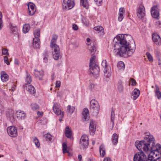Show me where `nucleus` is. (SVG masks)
<instances>
[{
	"instance_id": "obj_1",
	"label": "nucleus",
	"mask_w": 161,
	"mask_h": 161,
	"mask_svg": "<svg viewBox=\"0 0 161 161\" xmlns=\"http://www.w3.org/2000/svg\"><path fill=\"white\" fill-rule=\"evenodd\" d=\"M113 44L115 54L120 57L126 58L131 56L135 50L134 41H127L125 35L119 34L114 39Z\"/></svg>"
},
{
	"instance_id": "obj_2",
	"label": "nucleus",
	"mask_w": 161,
	"mask_h": 161,
	"mask_svg": "<svg viewBox=\"0 0 161 161\" xmlns=\"http://www.w3.org/2000/svg\"><path fill=\"white\" fill-rule=\"evenodd\" d=\"M147 151L144 148L143 150L146 153L149 154V156L153 158V160L161 161V146L159 144L155 145L154 141L152 142L149 146H147Z\"/></svg>"
},
{
	"instance_id": "obj_3",
	"label": "nucleus",
	"mask_w": 161,
	"mask_h": 161,
	"mask_svg": "<svg viewBox=\"0 0 161 161\" xmlns=\"http://www.w3.org/2000/svg\"><path fill=\"white\" fill-rule=\"evenodd\" d=\"M88 45V49L90 53L92 55V57L90 59V69L91 73L94 75H97L99 73V68L98 66L94 64L93 62L95 58V57L93 56L95 54L96 47L93 42H91L90 44H87Z\"/></svg>"
},
{
	"instance_id": "obj_4",
	"label": "nucleus",
	"mask_w": 161,
	"mask_h": 161,
	"mask_svg": "<svg viewBox=\"0 0 161 161\" xmlns=\"http://www.w3.org/2000/svg\"><path fill=\"white\" fill-rule=\"evenodd\" d=\"M145 134L146 136L144 137V140L140 141H137L135 143V145L138 150H141L142 148V149L144 148L145 150L147 151V146H149V145L155 140L153 136L150 135L149 132H146Z\"/></svg>"
},
{
	"instance_id": "obj_5",
	"label": "nucleus",
	"mask_w": 161,
	"mask_h": 161,
	"mask_svg": "<svg viewBox=\"0 0 161 161\" xmlns=\"http://www.w3.org/2000/svg\"><path fill=\"white\" fill-rule=\"evenodd\" d=\"M58 38L57 35H53L50 42V46L52 50L53 56L55 60H58L62 55L59 46L56 44Z\"/></svg>"
},
{
	"instance_id": "obj_6",
	"label": "nucleus",
	"mask_w": 161,
	"mask_h": 161,
	"mask_svg": "<svg viewBox=\"0 0 161 161\" xmlns=\"http://www.w3.org/2000/svg\"><path fill=\"white\" fill-rule=\"evenodd\" d=\"M75 5L74 0H63L62 8L63 10H68L72 8Z\"/></svg>"
},
{
	"instance_id": "obj_7",
	"label": "nucleus",
	"mask_w": 161,
	"mask_h": 161,
	"mask_svg": "<svg viewBox=\"0 0 161 161\" xmlns=\"http://www.w3.org/2000/svg\"><path fill=\"white\" fill-rule=\"evenodd\" d=\"M7 132L8 135L11 137H15L18 136L17 129L14 126L8 127Z\"/></svg>"
},
{
	"instance_id": "obj_8",
	"label": "nucleus",
	"mask_w": 161,
	"mask_h": 161,
	"mask_svg": "<svg viewBox=\"0 0 161 161\" xmlns=\"http://www.w3.org/2000/svg\"><path fill=\"white\" fill-rule=\"evenodd\" d=\"M151 13L152 17L157 19H159V11L157 6L154 5L151 8Z\"/></svg>"
},
{
	"instance_id": "obj_9",
	"label": "nucleus",
	"mask_w": 161,
	"mask_h": 161,
	"mask_svg": "<svg viewBox=\"0 0 161 161\" xmlns=\"http://www.w3.org/2000/svg\"><path fill=\"white\" fill-rule=\"evenodd\" d=\"M137 15L138 17L142 19L145 15V10L144 7L142 4H140L138 8L137 9Z\"/></svg>"
},
{
	"instance_id": "obj_10",
	"label": "nucleus",
	"mask_w": 161,
	"mask_h": 161,
	"mask_svg": "<svg viewBox=\"0 0 161 161\" xmlns=\"http://www.w3.org/2000/svg\"><path fill=\"white\" fill-rule=\"evenodd\" d=\"M91 109H94L95 112L98 113L99 110V105L98 102L95 99H92L90 101Z\"/></svg>"
},
{
	"instance_id": "obj_11",
	"label": "nucleus",
	"mask_w": 161,
	"mask_h": 161,
	"mask_svg": "<svg viewBox=\"0 0 161 161\" xmlns=\"http://www.w3.org/2000/svg\"><path fill=\"white\" fill-rule=\"evenodd\" d=\"M27 5L28 9V14L30 15H33L36 11L35 5L32 3L30 2Z\"/></svg>"
},
{
	"instance_id": "obj_12",
	"label": "nucleus",
	"mask_w": 161,
	"mask_h": 161,
	"mask_svg": "<svg viewBox=\"0 0 161 161\" xmlns=\"http://www.w3.org/2000/svg\"><path fill=\"white\" fill-rule=\"evenodd\" d=\"M9 27L11 31H12L13 34L15 36L19 37V29L16 25L10 23L9 24Z\"/></svg>"
},
{
	"instance_id": "obj_13",
	"label": "nucleus",
	"mask_w": 161,
	"mask_h": 161,
	"mask_svg": "<svg viewBox=\"0 0 161 161\" xmlns=\"http://www.w3.org/2000/svg\"><path fill=\"white\" fill-rule=\"evenodd\" d=\"M152 39L154 43L158 46L161 45V38L157 33H153L152 35Z\"/></svg>"
},
{
	"instance_id": "obj_14",
	"label": "nucleus",
	"mask_w": 161,
	"mask_h": 161,
	"mask_svg": "<svg viewBox=\"0 0 161 161\" xmlns=\"http://www.w3.org/2000/svg\"><path fill=\"white\" fill-rule=\"evenodd\" d=\"M102 65L104 68V71L105 75L108 77L110 76L111 73L108 68L107 62L106 60H104L102 61Z\"/></svg>"
},
{
	"instance_id": "obj_15",
	"label": "nucleus",
	"mask_w": 161,
	"mask_h": 161,
	"mask_svg": "<svg viewBox=\"0 0 161 161\" xmlns=\"http://www.w3.org/2000/svg\"><path fill=\"white\" fill-rule=\"evenodd\" d=\"M95 122L93 120H91L90 123V134L93 135L94 134L96 130Z\"/></svg>"
},
{
	"instance_id": "obj_16",
	"label": "nucleus",
	"mask_w": 161,
	"mask_h": 161,
	"mask_svg": "<svg viewBox=\"0 0 161 161\" xmlns=\"http://www.w3.org/2000/svg\"><path fill=\"white\" fill-rule=\"evenodd\" d=\"M24 87L27 88V91L31 94H35L36 93V90L34 87L32 85H30L25 84L24 85Z\"/></svg>"
},
{
	"instance_id": "obj_17",
	"label": "nucleus",
	"mask_w": 161,
	"mask_h": 161,
	"mask_svg": "<svg viewBox=\"0 0 161 161\" xmlns=\"http://www.w3.org/2000/svg\"><path fill=\"white\" fill-rule=\"evenodd\" d=\"M53 109L54 113L57 115H60L62 114L61 109L59 108V106L58 103H54L53 107Z\"/></svg>"
},
{
	"instance_id": "obj_18",
	"label": "nucleus",
	"mask_w": 161,
	"mask_h": 161,
	"mask_svg": "<svg viewBox=\"0 0 161 161\" xmlns=\"http://www.w3.org/2000/svg\"><path fill=\"white\" fill-rule=\"evenodd\" d=\"M82 115L83 116V120L86 121L88 120L89 118V110L87 108H84L83 111L82 113Z\"/></svg>"
},
{
	"instance_id": "obj_19",
	"label": "nucleus",
	"mask_w": 161,
	"mask_h": 161,
	"mask_svg": "<svg viewBox=\"0 0 161 161\" xmlns=\"http://www.w3.org/2000/svg\"><path fill=\"white\" fill-rule=\"evenodd\" d=\"M43 75L44 72L42 71H39L35 69V75L36 78H38L40 80H42Z\"/></svg>"
},
{
	"instance_id": "obj_20",
	"label": "nucleus",
	"mask_w": 161,
	"mask_h": 161,
	"mask_svg": "<svg viewBox=\"0 0 161 161\" xmlns=\"http://www.w3.org/2000/svg\"><path fill=\"white\" fill-rule=\"evenodd\" d=\"M16 114L17 117L19 119H24L25 117V114L23 111L19 110L17 111Z\"/></svg>"
},
{
	"instance_id": "obj_21",
	"label": "nucleus",
	"mask_w": 161,
	"mask_h": 161,
	"mask_svg": "<svg viewBox=\"0 0 161 161\" xmlns=\"http://www.w3.org/2000/svg\"><path fill=\"white\" fill-rule=\"evenodd\" d=\"M93 30L96 31V33L101 32L102 35L104 34V31L103 27L100 25H98L93 28Z\"/></svg>"
},
{
	"instance_id": "obj_22",
	"label": "nucleus",
	"mask_w": 161,
	"mask_h": 161,
	"mask_svg": "<svg viewBox=\"0 0 161 161\" xmlns=\"http://www.w3.org/2000/svg\"><path fill=\"white\" fill-rule=\"evenodd\" d=\"M0 74L1 78L3 82H5L8 81V75L5 71H1Z\"/></svg>"
},
{
	"instance_id": "obj_23",
	"label": "nucleus",
	"mask_w": 161,
	"mask_h": 161,
	"mask_svg": "<svg viewBox=\"0 0 161 161\" xmlns=\"http://www.w3.org/2000/svg\"><path fill=\"white\" fill-rule=\"evenodd\" d=\"M40 44V39L33 38V46L35 49H37L39 48Z\"/></svg>"
},
{
	"instance_id": "obj_24",
	"label": "nucleus",
	"mask_w": 161,
	"mask_h": 161,
	"mask_svg": "<svg viewBox=\"0 0 161 161\" xmlns=\"http://www.w3.org/2000/svg\"><path fill=\"white\" fill-rule=\"evenodd\" d=\"M140 94V91L136 88H135L132 93V96L134 100L136 99L139 97Z\"/></svg>"
},
{
	"instance_id": "obj_25",
	"label": "nucleus",
	"mask_w": 161,
	"mask_h": 161,
	"mask_svg": "<svg viewBox=\"0 0 161 161\" xmlns=\"http://www.w3.org/2000/svg\"><path fill=\"white\" fill-rule=\"evenodd\" d=\"M155 95L158 99H160L161 98V92L159 91V88L157 85H155Z\"/></svg>"
},
{
	"instance_id": "obj_26",
	"label": "nucleus",
	"mask_w": 161,
	"mask_h": 161,
	"mask_svg": "<svg viewBox=\"0 0 161 161\" xmlns=\"http://www.w3.org/2000/svg\"><path fill=\"white\" fill-rule=\"evenodd\" d=\"M99 152L101 156L102 157H103L105 154V149L103 144H101L100 146Z\"/></svg>"
},
{
	"instance_id": "obj_27",
	"label": "nucleus",
	"mask_w": 161,
	"mask_h": 161,
	"mask_svg": "<svg viewBox=\"0 0 161 161\" xmlns=\"http://www.w3.org/2000/svg\"><path fill=\"white\" fill-rule=\"evenodd\" d=\"M118 135L114 133L112 136V140L113 144L114 145H116L118 142Z\"/></svg>"
},
{
	"instance_id": "obj_28",
	"label": "nucleus",
	"mask_w": 161,
	"mask_h": 161,
	"mask_svg": "<svg viewBox=\"0 0 161 161\" xmlns=\"http://www.w3.org/2000/svg\"><path fill=\"white\" fill-rule=\"evenodd\" d=\"M80 147L83 149L86 148L88 147L89 145V140L84 141V142H80Z\"/></svg>"
},
{
	"instance_id": "obj_29",
	"label": "nucleus",
	"mask_w": 161,
	"mask_h": 161,
	"mask_svg": "<svg viewBox=\"0 0 161 161\" xmlns=\"http://www.w3.org/2000/svg\"><path fill=\"white\" fill-rule=\"evenodd\" d=\"M65 134L66 136L69 138H70L71 136V130L69 129V126L66 127L65 130Z\"/></svg>"
},
{
	"instance_id": "obj_30",
	"label": "nucleus",
	"mask_w": 161,
	"mask_h": 161,
	"mask_svg": "<svg viewBox=\"0 0 161 161\" xmlns=\"http://www.w3.org/2000/svg\"><path fill=\"white\" fill-rule=\"evenodd\" d=\"M75 110V108L74 106H71L69 105L67 107V112L68 114H72Z\"/></svg>"
},
{
	"instance_id": "obj_31",
	"label": "nucleus",
	"mask_w": 161,
	"mask_h": 161,
	"mask_svg": "<svg viewBox=\"0 0 161 161\" xmlns=\"http://www.w3.org/2000/svg\"><path fill=\"white\" fill-rule=\"evenodd\" d=\"M111 120L110 125H112V129H113L114 128V120L115 116L114 112L113 110H112L111 111Z\"/></svg>"
},
{
	"instance_id": "obj_32",
	"label": "nucleus",
	"mask_w": 161,
	"mask_h": 161,
	"mask_svg": "<svg viewBox=\"0 0 161 161\" xmlns=\"http://www.w3.org/2000/svg\"><path fill=\"white\" fill-rule=\"evenodd\" d=\"M43 137L46 139V140L48 141H51L52 139V135L48 133L46 134H43Z\"/></svg>"
},
{
	"instance_id": "obj_33",
	"label": "nucleus",
	"mask_w": 161,
	"mask_h": 161,
	"mask_svg": "<svg viewBox=\"0 0 161 161\" xmlns=\"http://www.w3.org/2000/svg\"><path fill=\"white\" fill-rule=\"evenodd\" d=\"M30 29V26L29 24H25L23 27V32L24 33H26L28 32Z\"/></svg>"
},
{
	"instance_id": "obj_34",
	"label": "nucleus",
	"mask_w": 161,
	"mask_h": 161,
	"mask_svg": "<svg viewBox=\"0 0 161 161\" xmlns=\"http://www.w3.org/2000/svg\"><path fill=\"white\" fill-rule=\"evenodd\" d=\"M43 62L46 63H47L48 60V52L47 51H45L44 53H43Z\"/></svg>"
},
{
	"instance_id": "obj_35",
	"label": "nucleus",
	"mask_w": 161,
	"mask_h": 161,
	"mask_svg": "<svg viewBox=\"0 0 161 161\" xmlns=\"http://www.w3.org/2000/svg\"><path fill=\"white\" fill-rule=\"evenodd\" d=\"M40 30V29L35 30L34 31L33 33L35 37L34 38L39 39Z\"/></svg>"
},
{
	"instance_id": "obj_36",
	"label": "nucleus",
	"mask_w": 161,
	"mask_h": 161,
	"mask_svg": "<svg viewBox=\"0 0 161 161\" xmlns=\"http://www.w3.org/2000/svg\"><path fill=\"white\" fill-rule=\"evenodd\" d=\"M80 3L86 9H88L89 7V3L88 0H80Z\"/></svg>"
},
{
	"instance_id": "obj_37",
	"label": "nucleus",
	"mask_w": 161,
	"mask_h": 161,
	"mask_svg": "<svg viewBox=\"0 0 161 161\" xmlns=\"http://www.w3.org/2000/svg\"><path fill=\"white\" fill-rule=\"evenodd\" d=\"M26 76L25 79L26 81L27 82L28 85L30 84V83L32 81V79L31 76L28 73L27 71H26Z\"/></svg>"
},
{
	"instance_id": "obj_38",
	"label": "nucleus",
	"mask_w": 161,
	"mask_h": 161,
	"mask_svg": "<svg viewBox=\"0 0 161 161\" xmlns=\"http://www.w3.org/2000/svg\"><path fill=\"white\" fill-rule=\"evenodd\" d=\"M118 68L120 69L123 70L125 68V65L122 61H119L118 62L117 65Z\"/></svg>"
},
{
	"instance_id": "obj_39",
	"label": "nucleus",
	"mask_w": 161,
	"mask_h": 161,
	"mask_svg": "<svg viewBox=\"0 0 161 161\" xmlns=\"http://www.w3.org/2000/svg\"><path fill=\"white\" fill-rule=\"evenodd\" d=\"M31 109L34 111H37L39 108V106L38 104L35 103H32L31 105Z\"/></svg>"
},
{
	"instance_id": "obj_40",
	"label": "nucleus",
	"mask_w": 161,
	"mask_h": 161,
	"mask_svg": "<svg viewBox=\"0 0 161 161\" xmlns=\"http://www.w3.org/2000/svg\"><path fill=\"white\" fill-rule=\"evenodd\" d=\"M33 141L36 147L38 148L40 147V143L39 140L36 137H33Z\"/></svg>"
},
{
	"instance_id": "obj_41",
	"label": "nucleus",
	"mask_w": 161,
	"mask_h": 161,
	"mask_svg": "<svg viewBox=\"0 0 161 161\" xmlns=\"http://www.w3.org/2000/svg\"><path fill=\"white\" fill-rule=\"evenodd\" d=\"M88 140H89V139L87 136L85 134H84L81 136L80 138V142H84V141L85 142V141Z\"/></svg>"
},
{
	"instance_id": "obj_42",
	"label": "nucleus",
	"mask_w": 161,
	"mask_h": 161,
	"mask_svg": "<svg viewBox=\"0 0 161 161\" xmlns=\"http://www.w3.org/2000/svg\"><path fill=\"white\" fill-rule=\"evenodd\" d=\"M62 149L63 153H68L69 152L67 151V145L64 142L62 144Z\"/></svg>"
},
{
	"instance_id": "obj_43",
	"label": "nucleus",
	"mask_w": 161,
	"mask_h": 161,
	"mask_svg": "<svg viewBox=\"0 0 161 161\" xmlns=\"http://www.w3.org/2000/svg\"><path fill=\"white\" fill-rule=\"evenodd\" d=\"M118 89L119 92H122L123 90V87L121 82H120L118 83Z\"/></svg>"
},
{
	"instance_id": "obj_44",
	"label": "nucleus",
	"mask_w": 161,
	"mask_h": 161,
	"mask_svg": "<svg viewBox=\"0 0 161 161\" xmlns=\"http://www.w3.org/2000/svg\"><path fill=\"white\" fill-rule=\"evenodd\" d=\"M146 55L149 61H153V57L150 53L149 52H147L146 53Z\"/></svg>"
},
{
	"instance_id": "obj_45",
	"label": "nucleus",
	"mask_w": 161,
	"mask_h": 161,
	"mask_svg": "<svg viewBox=\"0 0 161 161\" xmlns=\"http://www.w3.org/2000/svg\"><path fill=\"white\" fill-rule=\"evenodd\" d=\"M155 55L156 57L158 59L159 61L161 58V53L159 51H155Z\"/></svg>"
},
{
	"instance_id": "obj_46",
	"label": "nucleus",
	"mask_w": 161,
	"mask_h": 161,
	"mask_svg": "<svg viewBox=\"0 0 161 161\" xmlns=\"http://www.w3.org/2000/svg\"><path fill=\"white\" fill-rule=\"evenodd\" d=\"M124 14L122 13L119 14V16L118 18V19L119 21H121L124 18Z\"/></svg>"
},
{
	"instance_id": "obj_47",
	"label": "nucleus",
	"mask_w": 161,
	"mask_h": 161,
	"mask_svg": "<svg viewBox=\"0 0 161 161\" xmlns=\"http://www.w3.org/2000/svg\"><path fill=\"white\" fill-rule=\"evenodd\" d=\"M97 86L96 85H95L94 84H91L89 86V88L92 91H93V90H96V87Z\"/></svg>"
},
{
	"instance_id": "obj_48",
	"label": "nucleus",
	"mask_w": 161,
	"mask_h": 161,
	"mask_svg": "<svg viewBox=\"0 0 161 161\" xmlns=\"http://www.w3.org/2000/svg\"><path fill=\"white\" fill-rule=\"evenodd\" d=\"M2 54L4 55H8L9 53L7 49H3L2 50Z\"/></svg>"
},
{
	"instance_id": "obj_49",
	"label": "nucleus",
	"mask_w": 161,
	"mask_h": 161,
	"mask_svg": "<svg viewBox=\"0 0 161 161\" xmlns=\"http://www.w3.org/2000/svg\"><path fill=\"white\" fill-rule=\"evenodd\" d=\"M2 14L0 11V30L2 29Z\"/></svg>"
},
{
	"instance_id": "obj_50",
	"label": "nucleus",
	"mask_w": 161,
	"mask_h": 161,
	"mask_svg": "<svg viewBox=\"0 0 161 161\" xmlns=\"http://www.w3.org/2000/svg\"><path fill=\"white\" fill-rule=\"evenodd\" d=\"M4 62L6 63L7 65H9L10 63L8 61V58L7 56L4 57Z\"/></svg>"
},
{
	"instance_id": "obj_51",
	"label": "nucleus",
	"mask_w": 161,
	"mask_h": 161,
	"mask_svg": "<svg viewBox=\"0 0 161 161\" xmlns=\"http://www.w3.org/2000/svg\"><path fill=\"white\" fill-rule=\"evenodd\" d=\"M94 1L98 6H100L103 0H94Z\"/></svg>"
},
{
	"instance_id": "obj_52",
	"label": "nucleus",
	"mask_w": 161,
	"mask_h": 161,
	"mask_svg": "<svg viewBox=\"0 0 161 161\" xmlns=\"http://www.w3.org/2000/svg\"><path fill=\"white\" fill-rule=\"evenodd\" d=\"M130 84L132 86H134L136 84V82L135 80L132 78L130 80Z\"/></svg>"
},
{
	"instance_id": "obj_53",
	"label": "nucleus",
	"mask_w": 161,
	"mask_h": 161,
	"mask_svg": "<svg viewBox=\"0 0 161 161\" xmlns=\"http://www.w3.org/2000/svg\"><path fill=\"white\" fill-rule=\"evenodd\" d=\"M72 29L75 31H77L78 30V28L77 25L75 24H73L72 25Z\"/></svg>"
},
{
	"instance_id": "obj_54",
	"label": "nucleus",
	"mask_w": 161,
	"mask_h": 161,
	"mask_svg": "<svg viewBox=\"0 0 161 161\" xmlns=\"http://www.w3.org/2000/svg\"><path fill=\"white\" fill-rule=\"evenodd\" d=\"M119 13L124 14L125 12V10L124 8H120L119 9Z\"/></svg>"
},
{
	"instance_id": "obj_55",
	"label": "nucleus",
	"mask_w": 161,
	"mask_h": 161,
	"mask_svg": "<svg viewBox=\"0 0 161 161\" xmlns=\"http://www.w3.org/2000/svg\"><path fill=\"white\" fill-rule=\"evenodd\" d=\"M61 85V82L59 80H58L56 82V87L58 88L60 87Z\"/></svg>"
},
{
	"instance_id": "obj_56",
	"label": "nucleus",
	"mask_w": 161,
	"mask_h": 161,
	"mask_svg": "<svg viewBox=\"0 0 161 161\" xmlns=\"http://www.w3.org/2000/svg\"><path fill=\"white\" fill-rule=\"evenodd\" d=\"M156 25L158 27H161V22L158 21L156 22Z\"/></svg>"
},
{
	"instance_id": "obj_57",
	"label": "nucleus",
	"mask_w": 161,
	"mask_h": 161,
	"mask_svg": "<svg viewBox=\"0 0 161 161\" xmlns=\"http://www.w3.org/2000/svg\"><path fill=\"white\" fill-rule=\"evenodd\" d=\"M103 161H111V160L109 157H105L104 158Z\"/></svg>"
},
{
	"instance_id": "obj_58",
	"label": "nucleus",
	"mask_w": 161,
	"mask_h": 161,
	"mask_svg": "<svg viewBox=\"0 0 161 161\" xmlns=\"http://www.w3.org/2000/svg\"><path fill=\"white\" fill-rule=\"evenodd\" d=\"M60 115V117L59 119V120L60 121H61L62 120V119L64 117V112H63L62 114Z\"/></svg>"
},
{
	"instance_id": "obj_59",
	"label": "nucleus",
	"mask_w": 161,
	"mask_h": 161,
	"mask_svg": "<svg viewBox=\"0 0 161 161\" xmlns=\"http://www.w3.org/2000/svg\"><path fill=\"white\" fill-rule=\"evenodd\" d=\"M78 158L80 161H81L82 160V156L80 154H79L78 156Z\"/></svg>"
},
{
	"instance_id": "obj_60",
	"label": "nucleus",
	"mask_w": 161,
	"mask_h": 161,
	"mask_svg": "<svg viewBox=\"0 0 161 161\" xmlns=\"http://www.w3.org/2000/svg\"><path fill=\"white\" fill-rule=\"evenodd\" d=\"M14 63L15 64H16L17 65L19 64V62L18 60L17 59H15L14 60Z\"/></svg>"
},
{
	"instance_id": "obj_61",
	"label": "nucleus",
	"mask_w": 161,
	"mask_h": 161,
	"mask_svg": "<svg viewBox=\"0 0 161 161\" xmlns=\"http://www.w3.org/2000/svg\"><path fill=\"white\" fill-rule=\"evenodd\" d=\"M37 114L39 116H40L42 115V113L39 111H38L37 113Z\"/></svg>"
},
{
	"instance_id": "obj_62",
	"label": "nucleus",
	"mask_w": 161,
	"mask_h": 161,
	"mask_svg": "<svg viewBox=\"0 0 161 161\" xmlns=\"http://www.w3.org/2000/svg\"><path fill=\"white\" fill-rule=\"evenodd\" d=\"M86 41L87 42L89 43L90 42V39L89 38H87Z\"/></svg>"
},
{
	"instance_id": "obj_63",
	"label": "nucleus",
	"mask_w": 161,
	"mask_h": 161,
	"mask_svg": "<svg viewBox=\"0 0 161 161\" xmlns=\"http://www.w3.org/2000/svg\"><path fill=\"white\" fill-rule=\"evenodd\" d=\"M88 161H93V160L92 159H91L90 158H89L88 159Z\"/></svg>"
},
{
	"instance_id": "obj_64",
	"label": "nucleus",
	"mask_w": 161,
	"mask_h": 161,
	"mask_svg": "<svg viewBox=\"0 0 161 161\" xmlns=\"http://www.w3.org/2000/svg\"><path fill=\"white\" fill-rule=\"evenodd\" d=\"M95 143V141H92V145H94Z\"/></svg>"
}]
</instances>
